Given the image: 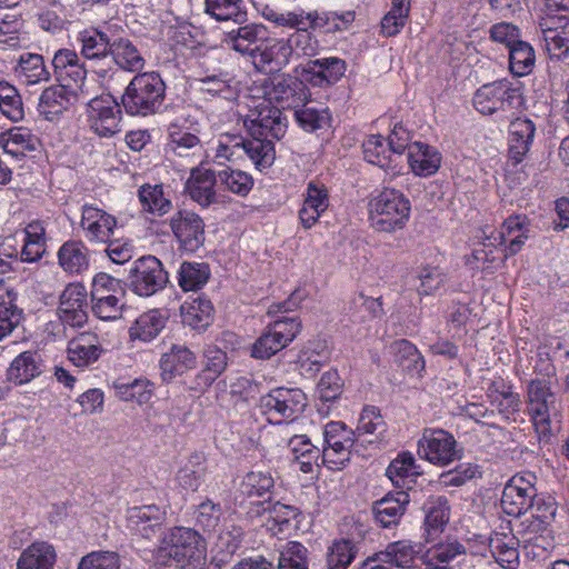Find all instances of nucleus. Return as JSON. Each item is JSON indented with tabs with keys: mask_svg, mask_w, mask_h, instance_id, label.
Here are the masks:
<instances>
[{
	"mask_svg": "<svg viewBox=\"0 0 569 569\" xmlns=\"http://www.w3.org/2000/svg\"><path fill=\"white\" fill-rule=\"evenodd\" d=\"M206 556L203 538L193 529L176 527L166 535L156 552V560L161 566L184 568L193 562L200 563Z\"/></svg>",
	"mask_w": 569,
	"mask_h": 569,
	"instance_id": "f257e3e1",
	"label": "nucleus"
},
{
	"mask_svg": "<svg viewBox=\"0 0 569 569\" xmlns=\"http://www.w3.org/2000/svg\"><path fill=\"white\" fill-rule=\"evenodd\" d=\"M166 84L156 72L139 73L127 86L121 103L131 116L147 117L158 113L163 104Z\"/></svg>",
	"mask_w": 569,
	"mask_h": 569,
	"instance_id": "f03ea898",
	"label": "nucleus"
},
{
	"mask_svg": "<svg viewBox=\"0 0 569 569\" xmlns=\"http://www.w3.org/2000/svg\"><path fill=\"white\" fill-rule=\"evenodd\" d=\"M410 202L402 192L385 188L369 201V220L380 232L402 229L409 219Z\"/></svg>",
	"mask_w": 569,
	"mask_h": 569,
	"instance_id": "7ed1b4c3",
	"label": "nucleus"
},
{
	"mask_svg": "<svg viewBox=\"0 0 569 569\" xmlns=\"http://www.w3.org/2000/svg\"><path fill=\"white\" fill-rule=\"evenodd\" d=\"M527 412L539 439H547L552 433V419L558 416L559 407L556 395L551 391L550 381L531 380L527 386Z\"/></svg>",
	"mask_w": 569,
	"mask_h": 569,
	"instance_id": "20e7f679",
	"label": "nucleus"
},
{
	"mask_svg": "<svg viewBox=\"0 0 569 569\" xmlns=\"http://www.w3.org/2000/svg\"><path fill=\"white\" fill-rule=\"evenodd\" d=\"M307 406V397L299 388L279 387L262 396L259 407L269 420H293Z\"/></svg>",
	"mask_w": 569,
	"mask_h": 569,
	"instance_id": "39448f33",
	"label": "nucleus"
},
{
	"mask_svg": "<svg viewBox=\"0 0 569 569\" xmlns=\"http://www.w3.org/2000/svg\"><path fill=\"white\" fill-rule=\"evenodd\" d=\"M326 447L322 450V462L330 469H340L350 460L352 448L358 438L356 431L348 429L341 421H331L323 430Z\"/></svg>",
	"mask_w": 569,
	"mask_h": 569,
	"instance_id": "423d86ee",
	"label": "nucleus"
},
{
	"mask_svg": "<svg viewBox=\"0 0 569 569\" xmlns=\"http://www.w3.org/2000/svg\"><path fill=\"white\" fill-rule=\"evenodd\" d=\"M300 329L301 322L297 318L276 320L252 345L251 356L257 359L271 358L288 346L300 332Z\"/></svg>",
	"mask_w": 569,
	"mask_h": 569,
	"instance_id": "0eeeda50",
	"label": "nucleus"
},
{
	"mask_svg": "<svg viewBox=\"0 0 569 569\" xmlns=\"http://www.w3.org/2000/svg\"><path fill=\"white\" fill-rule=\"evenodd\" d=\"M168 273L153 256H144L132 262L129 269V286L140 297H150L163 289Z\"/></svg>",
	"mask_w": 569,
	"mask_h": 569,
	"instance_id": "6e6552de",
	"label": "nucleus"
},
{
	"mask_svg": "<svg viewBox=\"0 0 569 569\" xmlns=\"http://www.w3.org/2000/svg\"><path fill=\"white\" fill-rule=\"evenodd\" d=\"M123 296L120 281L107 273H98L92 281L91 300L93 313L102 320H114L121 316Z\"/></svg>",
	"mask_w": 569,
	"mask_h": 569,
	"instance_id": "1a4fd4ad",
	"label": "nucleus"
},
{
	"mask_svg": "<svg viewBox=\"0 0 569 569\" xmlns=\"http://www.w3.org/2000/svg\"><path fill=\"white\" fill-rule=\"evenodd\" d=\"M418 450L429 462L438 466H447L460 458L456 439L443 429H426Z\"/></svg>",
	"mask_w": 569,
	"mask_h": 569,
	"instance_id": "9d476101",
	"label": "nucleus"
},
{
	"mask_svg": "<svg viewBox=\"0 0 569 569\" xmlns=\"http://www.w3.org/2000/svg\"><path fill=\"white\" fill-rule=\"evenodd\" d=\"M169 224L181 250L196 252L203 246L204 222L199 214L189 210H179L170 218Z\"/></svg>",
	"mask_w": 569,
	"mask_h": 569,
	"instance_id": "9b49d317",
	"label": "nucleus"
},
{
	"mask_svg": "<svg viewBox=\"0 0 569 569\" xmlns=\"http://www.w3.org/2000/svg\"><path fill=\"white\" fill-rule=\"evenodd\" d=\"M535 476H515L506 485L502 497L501 507L503 511L513 517H520L532 508L537 489L532 480Z\"/></svg>",
	"mask_w": 569,
	"mask_h": 569,
	"instance_id": "f8f14e48",
	"label": "nucleus"
},
{
	"mask_svg": "<svg viewBox=\"0 0 569 569\" xmlns=\"http://www.w3.org/2000/svg\"><path fill=\"white\" fill-rule=\"evenodd\" d=\"M88 107L90 127L98 136L108 138L120 132L121 109L112 96L97 97Z\"/></svg>",
	"mask_w": 569,
	"mask_h": 569,
	"instance_id": "ddd939ff",
	"label": "nucleus"
},
{
	"mask_svg": "<svg viewBox=\"0 0 569 569\" xmlns=\"http://www.w3.org/2000/svg\"><path fill=\"white\" fill-rule=\"evenodd\" d=\"M520 100L517 89L506 82H493L479 88L473 96V106L482 114L512 108Z\"/></svg>",
	"mask_w": 569,
	"mask_h": 569,
	"instance_id": "4468645a",
	"label": "nucleus"
},
{
	"mask_svg": "<svg viewBox=\"0 0 569 569\" xmlns=\"http://www.w3.org/2000/svg\"><path fill=\"white\" fill-rule=\"evenodd\" d=\"M88 295L84 286L70 283L60 296L57 310L64 326L80 328L88 321Z\"/></svg>",
	"mask_w": 569,
	"mask_h": 569,
	"instance_id": "2eb2a0df",
	"label": "nucleus"
},
{
	"mask_svg": "<svg viewBox=\"0 0 569 569\" xmlns=\"http://www.w3.org/2000/svg\"><path fill=\"white\" fill-rule=\"evenodd\" d=\"M251 138L280 140L287 131L286 119L279 108L264 107L246 120Z\"/></svg>",
	"mask_w": 569,
	"mask_h": 569,
	"instance_id": "dca6fc26",
	"label": "nucleus"
},
{
	"mask_svg": "<svg viewBox=\"0 0 569 569\" xmlns=\"http://www.w3.org/2000/svg\"><path fill=\"white\" fill-rule=\"evenodd\" d=\"M267 29L262 24L248 23L239 24L237 29H232L226 33L224 42L232 50L249 56L257 63V54L266 40Z\"/></svg>",
	"mask_w": 569,
	"mask_h": 569,
	"instance_id": "f3484780",
	"label": "nucleus"
},
{
	"mask_svg": "<svg viewBox=\"0 0 569 569\" xmlns=\"http://www.w3.org/2000/svg\"><path fill=\"white\" fill-rule=\"evenodd\" d=\"M117 219L104 210L86 204L82 208L80 227L91 242L107 243L114 233Z\"/></svg>",
	"mask_w": 569,
	"mask_h": 569,
	"instance_id": "a211bd4d",
	"label": "nucleus"
},
{
	"mask_svg": "<svg viewBox=\"0 0 569 569\" xmlns=\"http://www.w3.org/2000/svg\"><path fill=\"white\" fill-rule=\"evenodd\" d=\"M270 101L280 104L282 109H297L309 96V90L302 80L291 76L276 78L268 92Z\"/></svg>",
	"mask_w": 569,
	"mask_h": 569,
	"instance_id": "6ab92c4d",
	"label": "nucleus"
},
{
	"mask_svg": "<svg viewBox=\"0 0 569 569\" xmlns=\"http://www.w3.org/2000/svg\"><path fill=\"white\" fill-rule=\"evenodd\" d=\"M217 183H219L218 173L213 170L198 167L191 170L190 177L186 182V190L193 201L201 207H209L218 202V194L214 189Z\"/></svg>",
	"mask_w": 569,
	"mask_h": 569,
	"instance_id": "aec40b11",
	"label": "nucleus"
},
{
	"mask_svg": "<svg viewBox=\"0 0 569 569\" xmlns=\"http://www.w3.org/2000/svg\"><path fill=\"white\" fill-rule=\"evenodd\" d=\"M291 50L286 39L263 40L257 54V63L260 70L269 73L282 70L291 61Z\"/></svg>",
	"mask_w": 569,
	"mask_h": 569,
	"instance_id": "412c9836",
	"label": "nucleus"
},
{
	"mask_svg": "<svg viewBox=\"0 0 569 569\" xmlns=\"http://www.w3.org/2000/svg\"><path fill=\"white\" fill-rule=\"evenodd\" d=\"M328 207L329 194L327 188L316 181H310L307 186L303 204L299 210V219L303 228L310 229L313 227Z\"/></svg>",
	"mask_w": 569,
	"mask_h": 569,
	"instance_id": "4be33fe9",
	"label": "nucleus"
},
{
	"mask_svg": "<svg viewBox=\"0 0 569 569\" xmlns=\"http://www.w3.org/2000/svg\"><path fill=\"white\" fill-rule=\"evenodd\" d=\"M408 503L409 495L406 491L386 495L372 506L376 521L385 528L397 525L403 516Z\"/></svg>",
	"mask_w": 569,
	"mask_h": 569,
	"instance_id": "5701e85b",
	"label": "nucleus"
},
{
	"mask_svg": "<svg viewBox=\"0 0 569 569\" xmlns=\"http://www.w3.org/2000/svg\"><path fill=\"white\" fill-rule=\"evenodd\" d=\"M77 100L78 97L73 96L72 91L62 89L57 84L50 86L40 94L38 111L44 119L52 121L68 110Z\"/></svg>",
	"mask_w": 569,
	"mask_h": 569,
	"instance_id": "b1692460",
	"label": "nucleus"
},
{
	"mask_svg": "<svg viewBox=\"0 0 569 569\" xmlns=\"http://www.w3.org/2000/svg\"><path fill=\"white\" fill-rule=\"evenodd\" d=\"M0 143L4 154L16 160H21L40 146L39 139L30 130L23 128H13L2 133Z\"/></svg>",
	"mask_w": 569,
	"mask_h": 569,
	"instance_id": "393cba45",
	"label": "nucleus"
},
{
	"mask_svg": "<svg viewBox=\"0 0 569 569\" xmlns=\"http://www.w3.org/2000/svg\"><path fill=\"white\" fill-rule=\"evenodd\" d=\"M81 53L90 62H107L112 66L110 58L112 39L97 29L86 30L80 33Z\"/></svg>",
	"mask_w": 569,
	"mask_h": 569,
	"instance_id": "a878e982",
	"label": "nucleus"
},
{
	"mask_svg": "<svg viewBox=\"0 0 569 569\" xmlns=\"http://www.w3.org/2000/svg\"><path fill=\"white\" fill-rule=\"evenodd\" d=\"M535 123L530 119L517 118L509 126V153L516 163L527 154L533 141Z\"/></svg>",
	"mask_w": 569,
	"mask_h": 569,
	"instance_id": "bb28decb",
	"label": "nucleus"
},
{
	"mask_svg": "<svg viewBox=\"0 0 569 569\" xmlns=\"http://www.w3.org/2000/svg\"><path fill=\"white\" fill-rule=\"evenodd\" d=\"M101 355L99 339L94 333L83 332L68 346V358L77 367H86L97 361Z\"/></svg>",
	"mask_w": 569,
	"mask_h": 569,
	"instance_id": "cd10ccee",
	"label": "nucleus"
},
{
	"mask_svg": "<svg viewBox=\"0 0 569 569\" xmlns=\"http://www.w3.org/2000/svg\"><path fill=\"white\" fill-rule=\"evenodd\" d=\"M43 361L36 351H24L17 356L8 369V378L17 385H23L41 375Z\"/></svg>",
	"mask_w": 569,
	"mask_h": 569,
	"instance_id": "c85d7f7f",
	"label": "nucleus"
},
{
	"mask_svg": "<svg viewBox=\"0 0 569 569\" xmlns=\"http://www.w3.org/2000/svg\"><path fill=\"white\" fill-rule=\"evenodd\" d=\"M557 30L552 29L555 23L551 20L539 22L541 41L550 58L565 59L569 57V22Z\"/></svg>",
	"mask_w": 569,
	"mask_h": 569,
	"instance_id": "c756f323",
	"label": "nucleus"
},
{
	"mask_svg": "<svg viewBox=\"0 0 569 569\" xmlns=\"http://www.w3.org/2000/svg\"><path fill=\"white\" fill-rule=\"evenodd\" d=\"M408 162L415 173L427 177L437 172L441 156L433 147L415 142L409 148Z\"/></svg>",
	"mask_w": 569,
	"mask_h": 569,
	"instance_id": "7c9ffc66",
	"label": "nucleus"
},
{
	"mask_svg": "<svg viewBox=\"0 0 569 569\" xmlns=\"http://www.w3.org/2000/svg\"><path fill=\"white\" fill-rule=\"evenodd\" d=\"M343 62L337 58L313 60L302 70L305 80L312 86L323 87L330 84L342 74Z\"/></svg>",
	"mask_w": 569,
	"mask_h": 569,
	"instance_id": "2f4dec72",
	"label": "nucleus"
},
{
	"mask_svg": "<svg viewBox=\"0 0 569 569\" xmlns=\"http://www.w3.org/2000/svg\"><path fill=\"white\" fill-rule=\"evenodd\" d=\"M197 360L194 353L183 346H173L169 353L162 356L160 368L163 380H170L176 376H181L186 371L196 367Z\"/></svg>",
	"mask_w": 569,
	"mask_h": 569,
	"instance_id": "473e14b6",
	"label": "nucleus"
},
{
	"mask_svg": "<svg viewBox=\"0 0 569 569\" xmlns=\"http://www.w3.org/2000/svg\"><path fill=\"white\" fill-rule=\"evenodd\" d=\"M58 261L66 272L80 274L89 267L88 250L81 241L69 240L59 249Z\"/></svg>",
	"mask_w": 569,
	"mask_h": 569,
	"instance_id": "72a5a7b5",
	"label": "nucleus"
},
{
	"mask_svg": "<svg viewBox=\"0 0 569 569\" xmlns=\"http://www.w3.org/2000/svg\"><path fill=\"white\" fill-rule=\"evenodd\" d=\"M167 149L178 157L199 156L202 151L200 138L178 124L169 127Z\"/></svg>",
	"mask_w": 569,
	"mask_h": 569,
	"instance_id": "f704fd0d",
	"label": "nucleus"
},
{
	"mask_svg": "<svg viewBox=\"0 0 569 569\" xmlns=\"http://www.w3.org/2000/svg\"><path fill=\"white\" fill-rule=\"evenodd\" d=\"M54 548L47 542H34L24 549L17 562V569H53Z\"/></svg>",
	"mask_w": 569,
	"mask_h": 569,
	"instance_id": "c9c22d12",
	"label": "nucleus"
},
{
	"mask_svg": "<svg viewBox=\"0 0 569 569\" xmlns=\"http://www.w3.org/2000/svg\"><path fill=\"white\" fill-rule=\"evenodd\" d=\"M110 58L112 64L116 63L130 72H138L144 67L143 57L129 39H114L111 44Z\"/></svg>",
	"mask_w": 569,
	"mask_h": 569,
	"instance_id": "e433bc0d",
	"label": "nucleus"
},
{
	"mask_svg": "<svg viewBox=\"0 0 569 569\" xmlns=\"http://www.w3.org/2000/svg\"><path fill=\"white\" fill-rule=\"evenodd\" d=\"M166 321L167 318L156 309L140 315L129 329L131 340L151 341L164 328Z\"/></svg>",
	"mask_w": 569,
	"mask_h": 569,
	"instance_id": "4c0bfd02",
	"label": "nucleus"
},
{
	"mask_svg": "<svg viewBox=\"0 0 569 569\" xmlns=\"http://www.w3.org/2000/svg\"><path fill=\"white\" fill-rule=\"evenodd\" d=\"M206 475L207 465L204 455L193 452L179 469L177 479L181 487L196 491L203 483Z\"/></svg>",
	"mask_w": 569,
	"mask_h": 569,
	"instance_id": "58836bf2",
	"label": "nucleus"
},
{
	"mask_svg": "<svg viewBox=\"0 0 569 569\" xmlns=\"http://www.w3.org/2000/svg\"><path fill=\"white\" fill-rule=\"evenodd\" d=\"M295 111V119L300 128L307 132L330 127L331 114L328 108L309 106L308 101L298 107Z\"/></svg>",
	"mask_w": 569,
	"mask_h": 569,
	"instance_id": "ea45409f",
	"label": "nucleus"
},
{
	"mask_svg": "<svg viewBox=\"0 0 569 569\" xmlns=\"http://www.w3.org/2000/svg\"><path fill=\"white\" fill-rule=\"evenodd\" d=\"M425 526L429 535L442 531L449 521L450 507L448 499L443 496H431L423 503Z\"/></svg>",
	"mask_w": 569,
	"mask_h": 569,
	"instance_id": "a19ab883",
	"label": "nucleus"
},
{
	"mask_svg": "<svg viewBox=\"0 0 569 569\" xmlns=\"http://www.w3.org/2000/svg\"><path fill=\"white\" fill-rule=\"evenodd\" d=\"M462 553L465 547L458 541L439 543L422 556V562L426 569H450L449 563Z\"/></svg>",
	"mask_w": 569,
	"mask_h": 569,
	"instance_id": "79ce46f5",
	"label": "nucleus"
},
{
	"mask_svg": "<svg viewBox=\"0 0 569 569\" xmlns=\"http://www.w3.org/2000/svg\"><path fill=\"white\" fill-rule=\"evenodd\" d=\"M262 14L267 20L278 26L293 28L296 31L306 28H316L319 26V18L316 12H278L273 9L266 8Z\"/></svg>",
	"mask_w": 569,
	"mask_h": 569,
	"instance_id": "37998d69",
	"label": "nucleus"
},
{
	"mask_svg": "<svg viewBox=\"0 0 569 569\" xmlns=\"http://www.w3.org/2000/svg\"><path fill=\"white\" fill-rule=\"evenodd\" d=\"M417 551L411 542L406 540L390 542L385 550L380 551L378 557L382 562H389L393 567L408 569L415 566Z\"/></svg>",
	"mask_w": 569,
	"mask_h": 569,
	"instance_id": "c03bdc74",
	"label": "nucleus"
},
{
	"mask_svg": "<svg viewBox=\"0 0 569 569\" xmlns=\"http://www.w3.org/2000/svg\"><path fill=\"white\" fill-rule=\"evenodd\" d=\"M206 12L218 21H233L242 24L247 21V11L242 0H206Z\"/></svg>",
	"mask_w": 569,
	"mask_h": 569,
	"instance_id": "a18cd8bd",
	"label": "nucleus"
},
{
	"mask_svg": "<svg viewBox=\"0 0 569 569\" xmlns=\"http://www.w3.org/2000/svg\"><path fill=\"white\" fill-rule=\"evenodd\" d=\"M213 307L210 300L198 298L181 307L182 322L192 329H206L212 321Z\"/></svg>",
	"mask_w": 569,
	"mask_h": 569,
	"instance_id": "49530a36",
	"label": "nucleus"
},
{
	"mask_svg": "<svg viewBox=\"0 0 569 569\" xmlns=\"http://www.w3.org/2000/svg\"><path fill=\"white\" fill-rule=\"evenodd\" d=\"M246 154L257 169L262 170L269 168L276 157L273 142L270 139L263 140L251 138L244 140L242 138V156Z\"/></svg>",
	"mask_w": 569,
	"mask_h": 569,
	"instance_id": "de8ad7c7",
	"label": "nucleus"
},
{
	"mask_svg": "<svg viewBox=\"0 0 569 569\" xmlns=\"http://www.w3.org/2000/svg\"><path fill=\"white\" fill-rule=\"evenodd\" d=\"M16 72L27 84L48 81L50 78V72L44 66L42 56L37 53L21 54Z\"/></svg>",
	"mask_w": 569,
	"mask_h": 569,
	"instance_id": "09e8293b",
	"label": "nucleus"
},
{
	"mask_svg": "<svg viewBox=\"0 0 569 569\" xmlns=\"http://www.w3.org/2000/svg\"><path fill=\"white\" fill-rule=\"evenodd\" d=\"M488 396L491 402L496 405L501 413L507 418L510 415L520 411L521 399L520 396L512 391L510 386H506L503 381H495L488 389Z\"/></svg>",
	"mask_w": 569,
	"mask_h": 569,
	"instance_id": "8fccbe9b",
	"label": "nucleus"
},
{
	"mask_svg": "<svg viewBox=\"0 0 569 569\" xmlns=\"http://www.w3.org/2000/svg\"><path fill=\"white\" fill-rule=\"evenodd\" d=\"M139 200L144 211L159 217L168 213L171 208V201L164 197L162 184H143L138 192Z\"/></svg>",
	"mask_w": 569,
	"mask_h": 569,
	"instance_id": "3c124183",
	"label": "nucleus"
},
{
	"mask_svg": "<svg viewBox=\"0 0 569 569\" xmlns=\"http://www.w3.org/2000/svg\"><path fill=\"white\" fill-rule=\"evenodd\" d=\"M396 361L409 373H420L425 369L423 357L417 347L410 341L402 339L391 345Z\"/></svg>",
	"mask_w": 569,
	"mask_h": 569,
	"instance_id": "603ef678",
	"label": "nucleus"
},
{
	"mask_svg": "<svg viewBox=\"0 0 569 569\" xmlns=\"http://www.w3.org/2000/svg\"><path fill=\"white\" fill-rule=\"evenodd\" d=\"M209 276L208 264L182 262L178 271V283L183 291H196L207 283Z\"/></svg>",
	"mask_w": 569,
	"mask_h": 569,
	"instance_id": "864d4df0",
	"label": "nucleus"
},
{
	"mask_svg": "<svg viewBox=\"0 0 569 569\" xmlns=\"http://www.w3.org/2000/svg\"><path fill=\"white\" fill-rule=\"evenodd\" d=\"M536 62L535 50L529 42L520 40L509 49V68L518 77L529 74Z\"/></svg>",
	"mask_w": 569,
	"mask_h": 569,
	"instance_id": "5fc2aeb1",
	"label": "nucleus"
},
{
	"mask_svg": "<svg viewBox=\"0 0 569 569\" xmlns=\"http://www.w3.org/2000/svg\"><path fill=\"white\" fill-rule=\"evenodd\" d=\"M363 154L365 159L376 166L383 169H393L392 166L395 153L389 151L388 143H385V138L380 134L370 136L363 142Z\"/></svg>",
	"mask_w": 569,
	"mask_h": 569,
	"instance_id": "6e6d98bb",
	"label": "nucleus"
},
{
	"mask_svg": "<svg viewBox=\"0 0 569 569\" xmlns=\"http://www.w3.org/2000/svg\"><path fill=\"white\" fill-rule=\"evenodd\" d=\"M164 511L154 505L133 507L128 511V520L136 527L142 526L144 536L149 537V531H154L156 527L161 525Z\"/></svg>",
	"mask_w": 569,
	"mask_h": 569,
	"instance_id": "4d7b16f0",
	"label": "nucleus"
},
{
	"mask_svg": "<svg viewBox=\"0 0 569 569\" xmlns=\"http://www.w3.org/2000/svg\"><path fill=\"white\" fill-rule=\"evenodd\" d=\"M273 486L274 481L270 473L251 471L243 477L239 490L248 498H264L269 496Z\"/></svg>",
	"mask_w": 569,
	"mask_h": 569,
	"instance_id": "13d9d810",
	"label": "nucleus"
},
{
	"mask_svg": "<svg viewBox=\"0 0 569 569\" xmlns=\"http://www.w3.org/2000/svg\"><path fill=\"white\" fill-rule=\"evenodd\" d=\"M218 173V181L226 190L246 197L253 187V179L244 171L226 168Z\"/></svg>",
	"mask_w": 569,
	"mask_h": 569,
	"instance_id": "bf43d9fd",
	"label": "nucleus"
},
{
	"mask_svg": "<svg viewBox=\"0 0 569 569\" xmlns=\"http://www.w3.org/2000/svg\"><path fill=\"white\" fill-rule=\"evenodd\" d=\"M358 549L352 540L341 539L337 540L329 547L327 553L328 569H347L353 561Z\"/></svg>",
	"mask_w": 569,
	"mask_h": 569,
	"instance_id": "052dcab7",
	"label": "nucleus"
},
{
	"mask_svg": "<svg viewBox=\"0 0 569 569\" xmlns=\"http://www.w3.org/2000/svg\"><path fill=\"white\" fill-rule=\"evenodd\" d=\"M391 9L381 20V31L388 37L397 34L403 28L410 11V0H391Z\"/></svg>",
	"mask_w": 569,
	"mask_h": 569,
	"instance_id": "680f3d73",
	"label": "nucleus"
},
{
	"mask_svg": "<svg viewBox=\"0 0 569 569\" xmlns=\"http://www.w3.org/2000/svg\"><path fill=\"white\" fill-rule=\"evenodd\" d=\"M0 111L12 121L23 118L21 97L8 82H0Z\"/></svg>",
	"mask_w": 569,
	"mask_h": 569,
	"instance_id": "e2e57ef3",
	"label": "nucleus"
},
{
	"mask_svg": "<svg viewBox=\"0 0 569 569\" xmlns=\"http://www.w3.org/2000/svg\"><path fill=\"white\" fill-rule=\"evenodd\" d=\"M310 29L311 28H306L295 31L286 39L289 47L292 48V58L313 57L317 54L319 44L317 39L312 37Z\"/></svg>",
	"mask_w": 569,
	"mask_h": 569,
	"instance_id": "0e129e2a",
	"label": "nucleus"
},
{
	"mask_svg": "<svg viewBox=\"0 0 569 569\" xmlns=\"http://www.w3.org/2000/svg\"><path fill=\"white\" fill-rule=\"evenodd\" d=\"M206 366L199 378L206 385H211L226 369L227 355L221 349L210 347L206 353Z\"/></svg>",
	"mask_w": 569,
	"mask_h": 569,
	"instance_id": "69168bd1",
	"label": "nucleus"
},
{
	"mask_svg": "<svg viewBox=\"0 0 569 569\" xmlns=\"http://www.w3.org/2000/svg\"><path fill=\"white\" fill-rule=\"evenodd\" d=\"M278 569H308L306 547L297 541L288 542L280 552Z\"/></svg>",
	"mask_w": 569,
	"mask_h": 569,
	"instance_id": "338daca9",
	"label": "nucleus"
},
{
	"mask_svg": "<svg viewBox=\"0 0 569 569\" xmlns=\"http://www.w3.org/2000/svg\"><path fill=\"white\" fill-rule=\"evenodd\" d=\"M121 559L114 551H92L81 558L78 569H120Z\"/></svg>",
	"mask_w": 569,
	"mask_h": 569,
	"instance_id": "774afa93",
	"label": "nucleus"
}]
</instances>
